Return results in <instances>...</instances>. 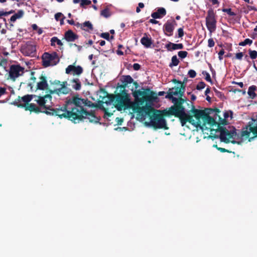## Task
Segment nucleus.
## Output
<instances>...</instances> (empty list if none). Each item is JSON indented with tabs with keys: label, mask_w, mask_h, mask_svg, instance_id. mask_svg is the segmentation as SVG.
<instances>
[{
	"label": "nucleus",
	"mask_w": 257,
	"mask_h": 257,
	"mask_svg": "<svg viewBox=\"0 0 257 257\" xmlns=\"http://www.w3.org/2000/svg\"><path fill=\"white\" fill-rule=\"evenodd\" d=\"M171 99L175 103V105L170 107L168 111L166 112V114H171L178 117L182 126H184L187 122H189L196 128H199L203 131L209 128L206 126L207 123L211 125L215 123L212 117L208 116L209 112L206 113L205 110L195 108L191 102V109L189 111V113L191 114L190 115L185 112V107L183 106L185 100L182 97H179V98L174 97Z\"/></svg>",
	"instance_id": "nucleus-1"
},
{
	"label": "nucleus",
	"mask_w": 257,
	"mask_h": 257,
	"mask_svg": "<svg viewBox=\"0 0 257 257\" xmlns=\"http://www.w3.org/2000/svg\"><path fill=\"white\" fill-rule=\"evenodd\" d=\"M144 91L140 90H135L133 92V95L135 97L136 102H132L129 98L128 94L124 91L121 93H117L115 95V106L116 109L121 111L128 108H132L134 112L140 113L144 111L147 114L150 115V109L151 106H140L145 102L152 103L157 98L155 92L151 91L150 88L143 89Z\"/></svg>",
	"instance_id": "nucleus-2"
},
{
	"label": "nucleus",
	"mask_w": 257,
	"mask_h": 257,
	"mask_svg": "<svg viewBox=\"0 0 257 257\" xmlns=\"http://www.w3.org/2000/svg\"><path fill=\"white\" fill-rule=\"evenodd\" d=\"M84 106L97 107L98 105L87 99L80 98L77 95L67 100L65 104L60 107L62 112L59 117L67 118L74 123L79 122L84 117V112L86 109Z\"/></svg>",
	"instance_id": "nucleus-3"
},
{
	"label": "nucleus",
	"mask_w": 257,
	"mask_h": 257,
	"mask_svg": "<svg viewBox=\"0 0 257 257\" xmlns=\"http://www.w3.org/2000/svg\"><path fill=\"white\" fill-rule=\"evenodd\" d=\"M51 94H46L43 96L34 95L35 101L37 102L39 106L35 103H31L28 105L18 104V107L24 108L25 110L34 112L36 113L40 112L45 113L50 115H55L59 117L62 110L59 106L58 108H53L52 105L47 104L48 101L51 103Z\"/></svg>",
	"instance_id": "nucleus-4"
},
{
	"label": "nucleus",
	"mask_w": 257,
	"mask_h": 257,
	"mask_svg": "<svg viewBox=\"0 0 257 257\" xmlns=\"http://www.w3.org/2000/svg\"><path fill=\"white\" fill-rule=\"evenodd\" d=\"M153 112L152 115H150V124L155 129L163 128L167 130L166 120L164 118L165 116H170L171 114H166V112L168 110L165 109L162 111L156 110L152 107L150 109V112Z\"/></svg>",
	"instance_id": "nucleus-5"
},
{
	"label": "nucleus",
	"mask_w": 257,
	"mask_h": 257,
	"mask_svg": "<svg viewBox=\"0 0 257 257\" xmlns=\"http://www.w3.org/2000/svg\"><path fill=\"white\" fill-rule=\"evenodd\" d=\"M210 132L211 134L213 135L212 137L214 138H219L221 141L225 143H228L231 139H235L237 135L236 129L234 127L232 130L229 131L223 126H219V124L215 130L210 128Z\"/></svg>",
	"instance_id": "nucleus-6"
},
{
	"label": "nucleus",
	"mask_w": 257,
	"mask_h": 257,
	"mask_svg": "<svg viewBox=\"0 0 257 257\" xmlns=\"http://www.w3.org/2000/svg\"><path fill=\"white\" fill-rule=\"evenodd\" d=\"M204 110H206V113L209 112L208 113V116H210L209 115L210 114L215 113L214 116V118H213V117H212V118L215 120V123L212 125H211L209 124H208V125H209L210 127L214 125L217 126L218 124H219V126L221 125H226L227 124V121L226 120V119L229 117V114H230V117L231 118L232 117V115L233 114V112L231 110L225 111L223 113L224 118H223L221 117L219 115V113L220 112V110H219V109H218L217 108H207ZM207 124V123L206 124V125Z\"/></svg>",
	"instance_id": "nucleus-7"
},
{
	"label": "nucleus",
	"mask_w": 257,
	"mask_h": 257,
	"mask_svg": "<svg viewBox=\"0 0 257 257\" xmlns=\"http://www.w3.org/2000/svg\"><path fill=\"white\" fill-rule=\"evenodd\" d=\"M172 82L174 83L180 84L179 86H175L169 89L167 94L165 97L168 99L174 98L173 95H179V97H182L185 90L186 84L184 82L176 79L172 80Z\"/></svg>",
	"instance_id": "nucleus-8"
},
{
	"label": "nucleus",
	"mask_w": 257,
	"mask_h": 257,
	"mask_svg": "<svg viewBox=\"0 0 257 257\" xmlns=\"http://www.w3.org/2000/svg\"><path fill=\"white\" fill-rule=\"evenodd\" d=\"M42 60L43 67H48L57 64L59 62L60 59L56 52L52 53L45 52L42 56Z\"/></svg>",
	"instance_id": "nucleus-9"
},
{
	"label": "nucleus",
	"mask_w": 257,
	"mask_h": 257,
	"mask_svg": "<svg viewBox=\"0 0 257 257\" xmlns=\"http://www.w3.org/2000/svg\"><path fill=\"white\" fill-rule=\"evenodd\" d=\"M216 23V14L212 9H210L207 11L206 17V25L207 29L210 33L215 31Z\"/></svg>",
	"instance_id": "nucleus-10"
},
{
	"label": "nucleus",
	"mask_w": 257,
	"mask_h": 257,
	"mask_svg": "<svg viewBox=\"0 0 257 257\" xmlns=\"http://www.w3.org/2000/svg\"><path fill=\"white\" fill-rule=\"evenodd\" d=\"M20 51L26 56L35 57L36 55V45L34 42L28 41L22 45Z\"/></svg>",
	"instance_id": "nucleus-11"
},
{
	"label": "nucleus",
	"mask_w": 257,
	"mask_h": 257,
	"mask_svg": "<svg viewBox=\"0 0 257 257\" xmlns=\"http://www.w3.org/2000/svg\"><path fill=\"white\" fill-rule=\"evenodd\" d=\"M25 68L20 64H13L11 65L9 69V77L13 81L16 78L22 76L24 73Z\"/></svg>",
	"instance_id": "nucleus-12"
},
{
	"label": "nucleus",
	"mask_w": 257,
	"mask_h": 257,
	"mask_svg": "<svg viewBox=\"0 0 257 257\" xmlns=\"http://www.w3.org/2000/svg\"><path fill=\"white\" fill-rule=\"evenodd\" d=\"M250 124H251V121H249L247 125L242 128L240 134V137L242 140H246L248 139L249 141V139L251 138L250 137V133H251L253 135V132L251 130L252 126Z\"/></svg>",
	"instance_id": "nucleus-13"
},
{
	"label": "nucleus",
	"mask_w": 257,
	"mask_h": 257,
	"mask_svg": "<svg viewBox=\"0 0 257 257\" xmlns=\"http://www.w3.org/2000/svg\"><path fill=\"white\" fill-rule=\"evenodd\" d=\"M177 25V22L175 20L167 21L163 26V31L165 34L168 36L173 35L175 27Z\"/></svg>",
	"instance_id": "nucleus-14"
},
{
	"label": "nucleus",
	"mask_w": 257,
	"mask_h": 257,
	"mask_svg": "<svg viewBox=\"0 0 257 257\" xmlns=\"http://www.w3.org/2000/svg\"><path fill=\"white\" fill-rule=\"evenodd\" d=\"M83 72V68L80 66H75L70 65L66 68V73L72 74L73 75H79Z\"/></svg>",
	"instance_id": "nucleus-15"
},
{
	"label": "nucleus",
	"mask_w": 257,
	"mask_h": 257,
	"mask_svg": "<svg viewBox=\"0 0 257 257\" xmlns=\"http://www.w3.org/2000/svg\"><path fill=\"white\" fill-rule=\"evenodd\" d=\"M34 95L27 94L23 97L19 96L15 101V103L18 106V104H24L28 105L30 104L29 102L34 98Z\"/></svg>",
	"instance_id": "nucleus-16"
},
{
	"label": "nucleus",
	"mask_w": 257,
	"mask_h": 257,
	"mask_svg": "<svg viewBox=\"0 0 257 257\" xmlns=\"http://www.w3.org/2000/svg\"><path fill=\"white\" fill-rule=\"evenodd\" d=\"M40 82L37 84L36 90H45L48 89V84L47 83L46 77L42 74L39 77Z\"/></svg>",
	"instance_id": "nucleus-17"
},
{
	"label": "nucleus",
	"mask_w": 257,
	"mask_h": 257,
	"mask_svg": "<svg viewBox=\"0 0 257 257\" xmlns=\"http://www.w3.org/2000/svg\"><path fill=\"white\" fill-rule=\"evenodd\" d=\"M84 116L83 119H88L90 122L97 123L99 121V118L95 115L93 111L88 112L85 110L84 112Z\"/></svg>",
	"instance_id": "nucleus-18"
},
{
	"label": "nucleus",
	"mask_w": 257,
	"mask_h": 257,
	"mask_svg": "<svg viewBox=\"0 0 257 257\" xmlns=\"http://www.w3.org/2000/svg\"><path fill=\"white\" fill-rule=\"evenodd\" d=\"M50 94L56 93L58 95H60L61 94H67L70 93L71 92V90L70 88L68 87H60L59 88L55 89L54 90H49Z\"/></svg>",
	"instance_id": "nucleus-19"
},
{
	"label": "nucleus",
	"mask_w": 257,
	"mask_h": 257,
	"mask_svg": "<svg viewBox=\"0 0 257 257\" xmlns=\"http://www.w3.org/2000/svg\"><path fill=\"white\" fill-rule=\"evenodd\" d=\"M64 38L67 42H73L78 38V36L72 30H69L65 33Z\"/></svg>",
	"instance_id": "nucleus-20"
},
{
	"label": "nucleus",
	"mask_w": 257,
	"mask_h": 257,
	"mask_svg": "<svg viewBox=\"0 0 257 257\" xmlns=\"http://www.w3.org/2000/svg\"><path fill=\"white\" fill-rule=\"evenodd\" d=\"M166 11L164 8H159L157 10L151 14L154 19H160L166 15Z\"/></svg>",
	"instance_id": "nucleus-21"
},
{
	"label": "nucleus",
	"mask_w": 257,
	"mask_h": 257,
	"mask_svg": "<svg viewBox=\"0 0 257 257\" xmlns=\"http://www.w3.org/2000/svg\"><path fill=\"white\" fill-rule=\"evenodd\" d=\"M165 47L168 51H173L177 49H182L184 46L182 43L175 44L171 42H169L166 45Z\"/></svg>",
	"instance_id": "nucleus-22"
},
{
	"label": "nucleus",
	"mask_w": 257,
	"mask_h": 257,
	"mask_svg": "<svg viewBox=\"0 0 257 257\" xmlns=\"http://www.w3.org/2000/svg\"><path fill=\"white\" fill-rule=\"evenodd\" d=\"M141 43L147 48L151 47V45L153 44L152 39L151 38H149L146 33L145 34L144 36L141 38Z\"/></svg>",
	"instance_id": "nucleus-23"
},
{
	"label": "nucleus",
	"mask_w": 257,
	"mask_h": 257,
	"mask_svg": "<svg viewBox=\"0 0 257 257\" xmlns=\"http://www.w3.org/2000/svg\"><path fill=\"white\" fill-rule=\"evenodd\" d=\"M72 87L75 90H79L81 88V83L78 78H74L70 81Z\"/></svg>",
	"instance_id": "nucleus-24"
},
{
	"label": "nucleus",
	"mask_w": 257,
	"mask_h": 257,
	"mask_svg": "<svg viewBox=\"0 0 257 257\" xmlns=\"http://www.w3.org/2000/svg\"><path fill=\"white\" fill-rule=\"evenodd\" d=\"M250 125L252 126L251 130L253 132V136L249 139V142L252 141L255 138L257 137V120L252 118Z\"/></svg>",
	"instance_id": "nucleus-25"
},
{
	"label": "nucleus",
	"mask_w": 257,
	"mask_h": 257,
	"mask_svg": "<svg viewBox=\"0 0 257 257\" xmlns=\"http://www.w3.org/2000/svg\"><path fill=\"white\" fill-rule=\"evenodd\" d=\"M257 87L255 85H251L249 87L247 93L251 99H253L255 97L256 95L255 91Z\"/></svg>",
	"instance_id": "nucleus-26"
},
{
	"label": "nucleus",
	"mask_w": 257,
	"mask_h": 257,
	"mask_svg": "<svg viewBox=\"0 0 257 257\" xmlns=\"http://www.w3.org/2000/svg\"><path fill=\"white\" fill-rule=\"evenodd\" d=\"M82 30L87 32L92 31L93 30V25L89 21H86L82 23Z\"/></svg>",
	"instance_id": "nucleus-27"
},
{
	"label": "nucleus",
	"mask_w": 257,
	"mask_h": 257,
	"mask_svg": "<svg viewBox=\"0 0 257 257\" xmlns=\"http://www.w3.org/2000/svg\"><path fill=\"white\" fill-rule=\"evenodd\" d=\"M134 79L130 75H124L122 77L121 82L122 83H124L126 86L128 84L133 83Z\"/></svg>",
	"instance_id": "nucleus-28"
},
{
	"label": "nucleus",
	"mask_w": 257,
	"mask_h": 257,
	"mask_svg": "<svg viewBox=\"0 0 257 257\" xmlns=\"http://www.w3.org/2000/svg\"><path fill=\"white\" fill-rule=\"evenodd\" d=\"M55 43H57L59 46H61L63 45V43L60 40L56 37H53L51 39V45L52 46H55Z\"/></svg>",
	"instance_id": "nucleus-29"
},
{
	"label": "nucleus",
	"mask_w": 257,
	"mask_h": 257,
	"mask_svg": "<svg viewBox=\"0 0 257 257\" xmlns=\"http://www.w3.org/2000/svg\"><path fill=\"white\" fill-rule=\"evenodd\" d=\"M179 60L177 58L176 55H174L172 57L171 62L169 64V66L170 67H172L173 66H176L179 64Z\"/></svg>",
	"instance_id": "nucleus-30"
},
{
	"label": "nucleus",
	"mask_w": 257,
	"mask_h": 257,
	"mask_svg": "<svg viewBox=\"0 0 257 257\" xmlns=\"http://www.w3.org/2000/svg\"><path fill=\"white\" fill-rule=\"evenodd\" d=\"M100 36L107 41H110L114 39V37L112 35L110 36L109 33L107 32L101 33Z\"/></svg>",
	"instance_id": "nucleus-31"
},
{
	"label": "nucleus",
	"mask_w": 257,
	"mask_h": 257,
	"mask_svg": "<svg viewBox=\"0 0 257 257\" xmlns=\"http://www.w3.org/2000/svg\"><path fill=\"white\" fill-rule=\"evenodd\" d=\"M248 54L249 55V57L250 59L254 60L257 58V51L255 50H252L251 49H249Z\"/></svg>",
	"instance_id": "nucleus-32"
},
{
	"label": "nucleus",
	"mask_w": 257,
	"mask_h": 257,
	"mask_svg": "<svg viewBox=\"0 0 257 257\" xmlns=\"http://www.w3.org/2000/svg\"><path fill=\"white\" fill-rule=\"evenodd\" d=\"M252 43V41L248 38L245 39L243 41L240 42L239 45L240 46H244L246 45H250Z\"/></svg>",
	"instance_id": "nucleus-33"
},
{
	"label": "nucleus",
	"mask_w": 257,
	"mask_h": 257,
	"mask_svg": "<svg viewBox=\"0 0 257 257\" xmlns=\"http://www.w3.org/2000/svg\"><path fill=\"white\" fill-rule=\"evenodd\" d=\"M101 15L103 17L107 18L110 16L109 10L107 8L104 9L101 11Z\"/></svg>",
	"instance_id": "nucleus-34"
},
{
	"label": "nucleus",
	"mask_w": 257,
	"mask_h": 257,
	"mask_svg": "<svg viewBox=\"0 0 257 257\" xmlns=\"http://www.w3.org/2000/svg\"><path fill=\"white\" fill-rule=\"evenodd\" d=\"M32 75H33V72L32 73ZM30 80L32 81V82H30L28 84V86L31 88V89H32L33 88V86H34V84L36 82V78L35 76H34L33 75H32L31 77Z\"/></svg>",
	"instance_id": "nucleus-35"
},
{
	"label": "nucleus",
	"mask_w": 257,
	"mask_h": 257,
	"mask_svg": "<svg viewBox=\"0 0 257 257\" xmlns=\"http://www.w3.org/2000/svg\"><path fill=\"white\" fill-rule=\"evenodd\" d=\"M7 65V60L6 59L3 58L0 60V67L4 70H6Z\"/></svg>",
	"instance_id": "nucleus-36"
},
{
	"label": "nucleus",
	"mask_w": 257,
	"mask_h": 257,
	"mask_svg": "<svg viewBox=\"0 0 257 257\" xmlns=\"http://www.w3.org/2000/svg\"><path fill=\"white\" fill-rule=\"evenodd\" d=\"M222 12L226 13L229 16H235L236 14L234 12H232L231 9H223L222 10Z\"/></svg>",
	"instance_id": "nucleus-37"
},
{
	"label": "nucleus",
	"mask_w": 257,
	"mask_h": 257,
	"mask_svg": "<svg viewBox=\"0 0 257 257\" xmlns=\"http://www.w3.org/2000/svg\"><path fill=\"white\" fill-rule=\"evenodd\" d=\"M178 55L180 58H181L182 59H184L187 57V56L188 55V53H187V52L185 51H181L178 52Z\"/></svg>",
	"instance_id": "nucleus-38"
},
{
	"label": "nucleus",
	"mask_w": 257,
	"mask_h": 257,
	"mask_svg": "<svg viewBox=\"0 0 257 257\" xmlns=\"http://www.w3.org/2000/svg\"><path fill=\"white\" fill-rule=\"evenodd\" d=\"M205 86H206L205 83L204 82L201 81V82H199L198 84L197 85L196 89L197 90H202V89L204 88Z\"/></svg>",
	"instance_id": "nucleus-39"
},
{
	"label": "nucleus",
	"mask_w": 257,
	"mask_h": 257,
	"mask_svg": "<svg viewBox=\"0 0 257 257\" xmlns=\"http://www.w3.org/2000/svg\"><path fill=\"white\" fill-rule=\"evenodd\" d=\"M91 4V2L89 0H81L80 6L84 7L85 6L90 5Z\"/></svg>",
	"instance_id": "nucleus-40"
},
{
	"label": "nucleus",
	"mask_w": 257,
	"mask_h": 257,
	"mask_svg": "<svg viewBox=\"0 0 257 257\" xmlns=\"http://www.w3.org/2000/svg\"><path fill=\"white\" fill-rule=\"evenodd\" d=\"M243 56V53L242 52H239V53L235 54V57L233 59L240 61L242 60Z\"/></svg>",
	"instance_id": "nucleus-41"
},
{
	"label": "nucleus",
	"mask_w": 257,
	"mask_h": 257,
	"mask_svg": "<svg viewBox=\"0 0 257 257\" xmlns=\"http://www.w3.org/2000/svg\"><path fill=\"white\" fill-rule=\"evenodd\" d=\"M15 17L18 19L22 18L24 15V11L23 10H19L17 13L14 15Z\"/></svg>",
	"instance_id": "nucleus-42"
},
{
	"label": "nucleus",
	"mask_w": 257,
	"mask_h": 257,
	"mask_svg": "<svg viewBox=\"0 0 257 257\" xmlns=\"http://www.w3.org/2000/svg\"><path fill=\"white\" fill-rule=\"evenodd\" d=\"M202 74L204 75H205V80L207 81L211 82V78L210 77V74L208 72H207L206 71H203Z\"/></svg>",
	"instance_id": "nucleus-43"
},
{
	"label": "nucleus",
	"mask_w": 257,
	"mask_h": 257,
	"mask_svg": "<svg viewBox=\"0 0 257 257\" xmlns=\"http://www.w3.org/2000/svg\"><path fill=\"white\" fill-rule=\"evenodd\" d=\"M188 74L189 75L190 78H193L196 77V73L194 70H190L188 71Z\"/></svg>",
	"instance_id": "nucleus-44"
},
{
	"label": "nucleus",
	"mask_w": 257,
	"mask_h": 257,
	"mask_svg": "<svg viewBox=\"0 0 257 257\" xmlns=\"http://www.w3.org/2000/svg\"><path fill=\"white\" fill-rule=\"evenodd\" d=\"M178 35L179 38H182L184 35V31L183 28H180L178 29Z\"/></svg>",
	"instance_id": "nucleus-45"
},
{
	"label": "nucleus",
	"mask_w": 257,
	"mask_h": 257,
	"mask_svg": "<svg viewBox=\"0 0 257 257\" xmlns=\"http://www.w3.org/2000/svg\"><path fill=\"white\" fill-rule=\"evenodd\" d=\"M215 45L214 41L212 38H210L208 41V46L210 48L213 47Z\"/></svg>",
	"instance_id": "nucleus-46"
},
{
	"label": "nucleus",
	"mask_w": 257,
	"mask_h": 257,
	"mask_svg": "<svg viewBox=\"0 0 257 257\" xmlns=\"http://www.w3.org/2000/svg\"><path fill=\"white\" fill-rule=\"evenodd\" d=\"M214 92L215 93L216 95H217L218 97L220 98L224 97V94L220 91L217 90L216 89H214Z\"/></svg>",
	"instance_id": "nucleus-47"
},
{
	"label": "nucleus",
	"mask_w": 257,
	"mask_h": 257,
	"mask_svg": "<svg viewBox=\"0 0 257 257\" xmlns=\"http://www.w3.org/2000/svg\"><path fill=\"white\" fill-rule=\"evenodd\" d=\"M217 150L219 151L221 153H225V152L229 153H232L231 151H229L227 149H225V148H221V147L217 148Z\"/></svg>",
	"instance_id": "nucleus-48"
},
{
	"label": "nucleus",
	"mask_w": 257,
	"mask_h": 257,
	"mask_svg": "<svg viewBox=\"0 0 257 257\" xmlns=\"http://www.w3.org/2000/svg\"><path fill=\"white\" fill-rule=\"evenodd\" d=\"M64 15L61 13H57L55 15V19L57 21L59 20L61 17H63Z\"/></svg>",
	"instance_id": "nucleus-49"
},
{
	"label": "nucleus",
	"mask_w": 257,
	"mask_h": 257,
	"mask_svg": "<svg viewBox=\"0 0 257 257\" xmlns=\"http://www.w3.org/2000/svg\"><path fill=\"white\" fill-rule=\"evenodd\" d=\"M224 54V51L223 49H221L218 53V58L220 60L223 59L222 56Z\"/></svg>",
	"instance_id": "nucleus-50"
},
{
	"label": "nucleus",
	"mask_w": 257,
	"mask_h": 257,
	"mask_svg": "<svg viewBox=\"0 0 257 257\" xmlns=\"http://www.w3.org/2000/svg\"><path fill=\"white\" fill-rule=\"evenodd\" d=\"M133 68L135 70H139L141 68V65L138 63H135L133 65Z\"/></svg>",
	"instance_id": "nucleus-51"
},
{
	"label": "nucleus",
	"mask_w": 257,
	"mask_h": 257,
	"mask_svg": "<svg viewBox=\"0 0 257 257\" xmlns=\"http://www.w3.org/2000/svg\"><path fill=\"white\" fill-rule=\"evenodd\" d=\"M126 85L124 84V83H122L121 85H120L119 87L121 89H122L121 93H122L123 91H124L125 92H126L125 88L126 87Z\"/></svg>",
	"instance_id": "nucleus-52"
},
{
	"label": "nucleus",
	"mask_w": 257,
	"mask_h": 257,
	"mask_svg": "<svg viewBox=\"0 0 257 257\" xmlns=\"http://www.w3.org/2000/svg\"><path fill=\"white\" fill-rule=\"evenodd\" d=\"M109 102H112L114 100V98L116 99L115 96H114L113 95H109L108 96Z\"/></svg>",
	"instance_id": "nucleus-53"
},
{
	"label": "nucleus",
	"mask_w": 257,
	"mask_h": 257,
	"mask_svg": "<svg viewBox=\"0 0 257 257\" xmlns=\"http://www.w3.org/2000/svg\"><path fill=\"white\" fill-rule=\"evenodd\" d=\"M247 8L249 11L253 10L254 11H257V9L255 7H254V6H247Z\"/></svg>",
	"instance_id": "nucleus-54"
},
{
	"label": "nucleus",
	"mask_w": 257,
	"mask_h": 257,
	"mask_svg": "<svg viewBox=\"0 0 257 257\" xmlns=\"http://www.w3.org/2000/svg\"><path fill=\"white\" fill-rule=\"evenodd\" d=\"M116 120L117 122V124L120 125L123 121V119L119 117H116Z\"/></svg>",
	"instance_id": "nucleus-55"
},
{
	"label": "nucleus",
	"mask_w": 257,
	"mask_h": 257,
	"mask_svg": "<svg viewBox=\"0 0 257 257\" xmlns=\"http://www.w3.org/2000/svg\"><path fill=\"white\" fill-rule=\"evenodd\" d=\"M156 19H152L149 20V22L150 23L153 24H156L159 23V21L155 20Z\"/></svg>",
	"instance_id": "nucleus-56"
},
{
	"label": "nucleus",
	"mask_w": 257,
	"mask_h": 257,
	"mask_svg": "<svg viewBox=\"0 0 257 257\" xmlns=\"http://www.w3.org/2000/svg\"><path fill=\"white\" fill-rule=\"evenodd\" d=\"M68 83L67 81H63L62 83L60 84V86L61 87H67L68 86Z\"/></svg>",
	"instance_id": "nucleus-57"
},
{
	"label": "nucleus",
	"mask_w": 257,
	"mask_h": 257,
	"mask_svg": "<svg viewBox=\"0 0 257 257\" xmlns=\"http://www.w3.org/2000/svg\"><path fill=\"white\" fill-rule=\"evenodd\" d=\"M67 22L69 24L71 25H74V24H75V22H74L73 20H68L67 21Z\"/></svg>",
	"instance_id": "nucleus-58"
},
{
	"label": "nucleus",
	"mask_w": 257,
	"mask_h": 257,
	"mask_svg": "<svg viewBox=\"0 0 257 257\" xmlns=\"http://www.w3.org/2000/svg\"><path fill=\"white\" fill-rule=\"evenodd\" d=\"M75 26H76L77 27H80L82 30V24H80L78 22L75 23Z\"/></svg>",
	"instance_id": "nucleus-59"
},
{
	"label": "nucleus",
	"mask_w": 257,
	"mask_h": 257,
	"mask_svg": "<svg viewBox=\"0 0 257 257\" xmlns=\"http://www.w3.org/2000/svg\"><path fill=\"white\" fill-rule=\"evenodd\" d=\"M116 53L118 55H123V52L122 51L120 50L119 49H118L116 51Z\"/></svg>",
	"instance_id": "nucleus-60"
},
{
	"label": "nucleus",
	"mask_w": 257,
	"mask_h": 257,
	"mask_svg": "<svg viewBox=\"0 0 257 257\" xmlns=\"http://www.w3.org/2000/svg\"><path fill=\"white\" fill-rule=\"evenodd\" d=\"M244 58L250 65L251 64V61L249 60L248 56L247 55H245L244 56Z\"/></svg>",
	"instance_id": "nucleus-61"
},
{
	"label": "nucleus",
	"mask_w": 257,
	"mask_h": 257,
	"mask_svg": "<svg viewBox=\"0 0 257 257\" xmlns=\"http://www.w3.org/2000/svg\"><path fill=\"white\" fill-rule=\"evenodd\" d=\"M17 20V18L15 17L14 15L12 16L10 19V21L11 22H14Z\"/></svg>",
	"instance_id": "nucleus-62"
},
{
	"label": "nucleus",
	"mask_w": 257,
	"mask_h": 257,
	"mask_svg": "<svg viewBox=\"0 0 257 257\" xmlns=\"http://www.w3.org/2000/svg\"><path fill=\"white\" fill-rule=\"evenodd\" d=\"M32 28L33 30H37V29H38V27L37 26V25L36 24L32 25Z\"/></svg>",
	"instance_id": "nucleus-63"
},
{
	"label": "nucleus",
	"mask_w": 257,
	"mask_h": 257,
	"mask_svg": "<svg viewBox=\"0 0 257 257\" xmlns=\"http://www.w3.org/2000/svg\"><path fill=\"white\" fill-rule=\"evenodd\" d=\"M210 92V89L209 87H207L205 91V94L207 95L208 93Z\"/></svg>",
	"instance_id": "nucleus-64"
}]
</instances>
